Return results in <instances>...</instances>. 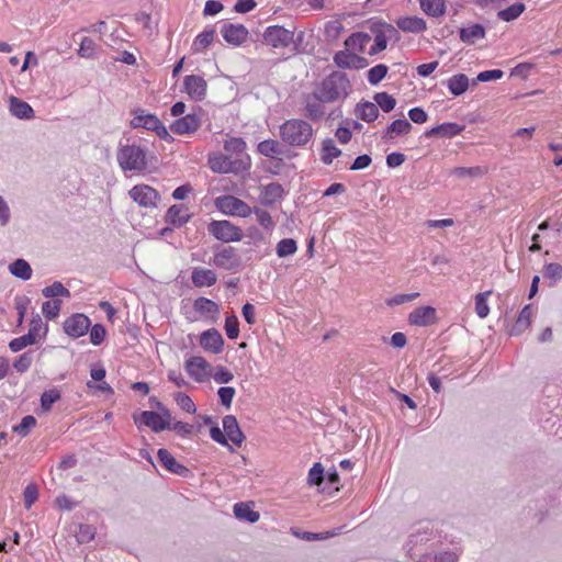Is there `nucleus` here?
I'll list each match as a JSON object with an SVG mask.
<instances>
[{
    "label": "nucleus",
    "mask_w": 562,
    "mask_h": 562,
    "mask_svg": "<svg viewBox=\"0 0 562 562\" xmlns=\"http://www.w3.org/2000/svg\"><path fill=\"white\" fill-rule=\"evenodd\" d=\"M351 92V83L347 74L333 71L319 83L313 98L319 102L333 103L337 100H345Z\"/></svg>",
    "instance_id": "obj_1"
},
{
    "label": "nucleus",
    "mask_w": 562,
    "mask_h": 562,
    "mask_svg": "<svg viewBox=\"0 0 562 562\" xmlns=\"http://www.w3.org/2000/svg\"><path fill=\"white\" fill-rule=\"evenodd\" d=\"M280 136L288 145L301 147L312 138L313 127L303 120H288L280 126Z\"/></svg>",
    "instance_id": "obj_2"
},
{
    "label": "nucleus",
    "mask_w": 562,
    "mask_h": 562,
    "mask_svg": "<svg viewBox=\"0 0 562 562\" xmlns=\"http://www.w3.org/2000/svg\"><path fill=\"white\" fill-rule=\"evenodd\" d=\"M116 159L124 171H144L148 168L146 149L135 144L120 147Z\"/></svg>",
    "instance_id": "obj_3"
},
{
    "label": "nucleus",
    "mask_w": 562,
    "mask_h": 562,
    "mask_svg": "<svg viewBox=\"0 0 562 562\" xmlns=\"http://www.w3.org/2000/svg\"><path fill=\"white\" fill-rule=\"evenodd\" d=\"M209 233L222 243L239 241L244 237L243 231L229 221H212Z\"/></svg>",
    "instance_id": "obj_4"
},
{
    "label": "nucleus",
    "mask_w": 562,
    "mask_h": 562,
    "mask_svg": "<svg viewBox=\"0 0 562 562\" xmlns=\"http://www.w3.org/2000/svg\"><path fill=\"white\" fill-rule=\"evenodd\" d=\"M294 27L285 29L281 25H270L263 32V42L273 48H285L293 42Z\"/></svg>",
    "instance_id": "obj_5"
},
{
    "label": "nucleus",
    "mask_w": 562,
    "mask_h": 562,
    "mask_svg": "<svg viewBox=\"0 0 562 562\" xmlns=\"http://www.w3.org/2000/svg\"><path fill=\"white\" fill-rule=\"evenodd\" d=\"M213 263L217 268L227 271H237L241 266V257L238 255L237 250L232 246H217V250L215 251L213 257Z\"/></svg>",
    "instance_id": "obj_6"
},
{
    "label": "nucleus",
    "mask_w": 562,
    "mask_h": 562,
    "mask_svg": "<svg viewBox=\"0 0 562 562\" xmlns=\"http://www.w3.org/2000/svg\"><path fill=\"white\" fill-rule=\"evenodd\" d=\"M215 203L216 207L227 215L247 217L252 213V209L246 202L233 195L220 196Z\"/></svg>",
    "instance_id": "obj_7"
},
{
    "label": "nucleus",
    "mask_w": 562,
    "mask_h": 562,
    "mask_svg": "<svg viewBox=\"0 0 562 562\" xmlns=\"http://www.w3.org/2000/svg\"><path fill=\"white\" fill-rule=\"evenodd\" d=\"M90 326V318L81 313L72 314L63 324L65 334L74 339L85 336Z\"/></svg>",
    "instance_id": "obj_8"
},
{
    "label": "nucleus",
    "mask_w": 562,
    "mask_h": 562,
    "mask_svg": "<svg viewBox=\"0 0 562 562\" xmlns=\"http://www.w3.org/2000/svg\"><path fill=\"white\" fill-rule=\"evenodd\" d=\"M128 194L131 199L143 207H155L160 199L159 193L147 184H137L133 187Z\"/></svg>",
    "instance_id": "obj_9"
},
{
    "label": "nucleus",
    "mask_w": 562,
    "mask_h": 562,
    "mask_svg": "<svg viewBox=\"0 0 562 562\" xmlns=\"http://www.w3.org/2000/svg\"><path fill=\"white\" fill-rule=\"evenodd\" d=\"M333 60L338 68L342 69H363L369 65L367 58L359 56L357 53L348 50L337 52Z\"/></svg>",
    "instance_id": "obj_10"
},
{
    "label": "nucleus",
    "mask_w": 562,
    "mask_h": 562,
    "mask_svg": "<svg viewBox=\"0 0 562 562\" xmlns=\"http://www.w3.org/2000/svg\"><path fill=\"white\" fill-rule=\"evenodd\" d=\"M136 425L149 427L154 432H160L170 428L169 420H165L157 412L143 411L139 415L133 416Z\"/></svg>",
    "instance_id": "obj_11"
},
{
    "label": "nucleus",
    "mask_w": 562,
    "mask_h": 562,
    "mask_svg": "<svg viewBox=\"0 0 562 562\" xmlns=\"http://www.w3.org/2000/svg\"><path fill=\"white\" fill-rule=\"evenodd\" d=\"M221 34L228 44L239 46L246 42L249 32L243 24L224 23L221 27Z\"/></svg>",
    "instance_id": "obj_12"
},
{
    "label": "nucleus",
    "mask_w": 562,
    "mask_h": 562,
    "mask_svg": "<svg viewBox=\"0 0 562 562\" xmlns=\"http://www.w3.org/2000/svg\"><path fill=\"white\" fill-rule=\"evenodd\" d=\"M184 91L192 100L202 101L206 95L207 83L201 76L189 75L183 79Z\"/></svg>",
    "instance_id": "obj_13"
},
{
    "label": "nucleus",
    "mask_w": 562,
    "mask_h": 562,
    "mask_svg": "<svg viewBox=\"0 0 562 562\" xmlns=\"http://www.w3.org/2000/svg\"><path fill=\"white\" fill-rule=\"evenodd\" d=\"M159 463L169 472L177 474L182 477H187L190 474V470L178 462L176 458L165 448H160L157 452Z\"/></svg>",
    "instance_id": "obj_14"
},
{
    "label": "nucleus",
    "mask_w": 562,
    "mask_h": 562,
    "mask_svg": "<svg viewBox=\"0 0 562 562\" xmlns=\"http://www.w3.org/2000/svg\"><path fill=\"white\" fill-rule=\"evenodd\" d=\"M200 344L204 350L217 355L223 350L224 339L217 329L211 328L201 334Z\"/></svg>",
    "instance_id": "obj_15"
},
{
    "label": "nucleus",
    "mask_w": 562,
    "mask_h": 562,
    "mask_svg": "<svg viewBox=\"0 0 562 562\" xmlns=\"http://www.w3.org/2000/svg\"><path fill=\"white\" fill-rule=\"evenodd\" d=\"M284 189L278 182H271L261 188L259 201L263 206H272L280 202L284 196Z\"/></svg>",
    "instance_id": "obj_16"
},
{
    "label": "nucleus",
    "mask_w": 562,
    "mask_h": 562,
    "mask_svg": "<svg viewBox=\"0 0 562 562\" xmlns=\"http://www.w3.org/2000/svg\"><path fill=\"white\" fill-rule=\"evenodd\" d=\"M201 125V119L196 114H187L177 119L171 125L170 130L175 134L183 135L195 132Z\"/></svg>",
    "instance_id": "obj_17"
},
{
    "label": "nucleus",
    "mask_w": 562,
    "mask_h": 562,
    "mask_svg": "<svg viewBox=\"0 0 562 562\" xmlns=\"http://www.w3.org/2000/svg\"><path fill=\"white\" fill-rule=\"evenodd\" d=\"M437 316H436V310L432 306H422L418 308H415L409 315H408V322L411 325L415 326H428L434 323H436Z\"/></svg>",
    "instance_id": "obj_18"
},
{
    "label": "nucleus",
    "mask_w": 562,
    "mask_h": 562,
    "mask_svg": "<svg viewBox=\"0 0 562 562\" xmlns=\"http://www.w3.org/2000/svg\"><path fill=\"white\" fill-rule=\"evenodd\" d=\"M133 113L134 117L131 121V126L133 128L143 127L145 130L156 132V130L159 128V125L161 124V121L155 114H145L143 109H137Z\"/></svg>",
    "instance_id": "obj_19"
},
{
    "label": "nucleus",
    "mask_w": 562,
    "mask_h": 562,
    "mask_svg": "<svg viewBox=\"0 0 562 562\" xmlns=\"http://www.w3.org/2000/svg\"><path fill=\"white\" fill-rule=\"evenodd\" d=\"M223 428L226 438L232 440L236 446H240L245 440V435L239 428L238 422L234 415H226L223 418Z\"/></svg>",
    "instance_id": "obj_20"
},
{
    "label": "nucleus",
    "mask_w": 562,
    "mask_h": 562,
    "mask_svg": "<svg viewBox=\"0 0 562 562\" xmlns=\"http://www.w3.org/2000/svg\"><path fill=\"white\" fill-rule=\"evenodd\" d=\"M209 366V362L203 357L194 356L186 361V371L193 380L202 382Z\"/></svg>",
    "instance_id": "obj_21"
},
{
    "label": "nucleus",
    "mask_w": 562,
    "mask_h": 562,
    "mask_svg": "<svg viewBox=\"0 0 562 562\" xmlns=\"http://www.w3.org/2000/svg\"><path fill=\"white\" fill-rule=\"evenodd\" d=\"M396 25L403 32L409 33H422L427 29L426 21L416 15L398 18L396 20Z\"/></svg>",
    "instance_id": "obj_22"
},
{
    "label": "nucleus",
    "mask_w": 562,
    "mask_h": 562,
    "mask_svg": "<svg viewBox=\"0 0 562 562\" xmlns=\"http://www.w3.org/2000/svg\"><path fill=\"white\" fill-rule=\"evenodd\" d=\"M191 280L196 288L212 286L216 283L217 276L211 269L198 267L192 270Z\"/></svg>",
    "instance_id": "obj_23"
},
{
    "label": "nucleus",
    "mask_w": 562,
    "mask_h": 562,
    "mask_svg": "<svg viewBox=\"0 0 562 562\" xmlns=\"http://www.w3.org/2000/svg\"><path fill=\"white\" fill-rule=\"evenodd\" d=\"M9 102L10 112L13 116L21 120H30L34 117V110L27 102L13 95L10 97Z\"/></svg>",
    "instance_id": "obj_24"
},
{
    "label": "nucleus",
    "mask_w": 562,
    "mask_h": 562,
    "mask_svg": "<svg viewBox=\"0 0 562 562\" xmlns=\"http://www.w3.org/2000/svg\"><path fill=\"white\" fill-rule=\"evenodd\" d=\"M459 33L460 40L468 45L475 44L476 41L484 38L486 35L485 27L479 23L461 27Z\"/></svg>",
    "instance_id": "obj_25"
},
{
    "label": "nucleus",
    "mask_w": 562,
    "mask_h": 562,
    "mask_svg": "<svg viewBox=\"0 0 562 562\" xmlns=\"http://www.w3.org/2000/svg\"><path fill=\"white\" fill-rule=\"evenodd\" d=\"M355 114L360 120L371 123L379 116V109L375 103L370 101H361L355 106Z\"/></svg>",
    "instance_id": "obj_26"
},
{
    "label": "nucleus",
    "mask_w": 562,
    "mask_h": 562,
    "mask_svg": "<svg viewBox=\"0 0 562 562\" xmlns=\"http://www.w3.org/2000/svg\"><path fill=\"white\" fill-rule=\"evenodd\" d=\"M371 41V36L363 32L352 33L345 41V50L353 53H363L366 45Z\"/></svg>",
    "instance_id": "obj_27"
},
{
    "label": "nucleus",
    "mask_w": 562,
    "mask_h": 562,
    "mask_svg": "<svg viewBox=\"0 0 562 562\" xmlns=\"http://www.w3.org/2000/svg\"><path fill=\"white\" fill-rule=\"evenodd\" d=\"M184 206L181 204L171 205L166 214V222L176 226L181 227L188 223L191 218V214H183Z\"/></svg>",
    "instance_id": "obj_28"
},
{
    "label": "nucleus",
    "mask_w": 562,
    "mask_h": 562,
    "mask_svg": "<svg viewBox=\"0 0 562 562\" xmlns=\"http://www.w3.org/2000/svg\"><path fill=\"white\" fill-rule=\"evenodd\" d=\"M470 86L469 78L464 74L452 76L447 81V87L450 93L454 97L463 94Z\"/></svg>",
    "instance_id": "obj_29"
},
{
    "label": "nucleus",
    "mask_w": 562,
    "mask_h": 562,
    "mask_svg": "<svg viewBox=\"0 0 562 562\" xmlns=\"http://www.w3.org/2000/svg\"><path fill=\"white\" fill-rule=\"evenodd\" d=\"M420 9L431 18H440L446 13L445 0H419Z\"/></svg>",
    "instance_id": "obj_30"
},
{
    "label": "nucleus",
    "mask_w": 562,
    "mask_h": 562,
    "mask_svg": "<svg viewBox=\"0 0 562 562\" xmlns=\"http://www.w3.org/2000/svg\"><path fill=\"white\" fill-rule=\"evenodd\" d=\"M209 166L214 172H239V168L233 167L232 159L225 156L211 157Z\"/></svg>",
    "instance_id": "obj_31"
},
{
    "label": "nucleus",
    "mask_w": 562,
    "mask_h": 562,
    "mask_svg": "<svg viewBox=\"0 0 562 562\" xmlns=\"http://www.w3.org/2000/svg\"><path fill=\"white\" fill-rule=\"evenodd\" d=\"M9 271L12 276L23 281H27L32 277V268L30 263L22 258H19L10 263Z\"/></svg>",
    "instance_id": "obj_32"
},
{
    "label": "nucleus",
    "mask_w": 562,
    "mask_h": 562,
    "mask_svg": "<svg viewBox=\"0 0 562 562\" xmlns=\"http://www.w3.org/2000/svg\"><path fill=\"white\" fill-rule=\"evenodd\" d=\"M412 130V124L405 119L393 121L385 130L383 138L392 139L395 135L407 134Z\"/></svg>",
    "instance_id": "obj_33"
},
{
    "label": "nucleus",
    "mask_w": 562,
    "mask_h": 562,
    "mask_svg": "<svg viewBox=\"0 0 562 562\" xmlns=\"http://www.w3.org/2000/svg\"><path fill=\"white\" fill-rule=\"evenodd\" d=\"M234 514L236 518L239 520H245L250 524L257 522L259 520V513L251 509V507L246 503H237L234 505Z\"/></svg>",
    "instance_id": "obj_34"
},
{
    "label": "nucleus",
    "mask_w": 562,
    "mask_h": 562,
    "mask_svg": "<svg viewBox=\"0 0 562 562\" xmlns=\"http://www.w3.org/2000/svg\"><path fill=\"white\" fill-rule=\"evenodd\" d=\"M322 153V161L325 165H330L334 158H337L341 155V150L336 147L331 138H326L323 140Z\"/></svg>",
    "instance_id": "obj_35"
},
{
    "label": "nucleus",
    "mask_w": 562,
    "mask_h": 562,
    "mask_svg": "<svg viewBox=\"0 0 562 562\" xmlns=\"http://www.w3.org/2000/svg\"><path fill=\"white\" fill-rule=\"evenodd\" d=\"M531 317V305H525L521 312L518 315L516 324L513 326L510 330V335H519L530 325Z\"/></svg>",
    "instance_id": "obj_36"
},
{
    "label": "nucleus",
    "mask_w": 562,
    "mask_h": 562,
    "mask_svg": "<svg viewBox=\"0 0 562 562\" xmlns=\"http://www.w3.org/2000/svg\"><path fill=\"white\" fill-rule=\"evenodd\" d=\"M257 149L261 155L270 158H273L274 156L281 155L283 153L282 146L278 140L274 139H266L260 142Z\"/></svg>",
    "instance_id": "obj_37"
},
{
    "label": "nucleus",
    "mask_w": 562,
    "mask_h": 562,
    "mask_svg": "<svg viewBox=\"0 0 562 562\" xmlns=\"http://www.w3.org/2000/svg\"><path fill=\"white\" fill-rule=\"evenodd\" d=\"M193 308L202 315L217 314L220 311L218 305L214 301L204 296H200L194 301Z\"/></svg>",
    "instance_id": "obj_38"
},
{
    "label": "nucleus",
    "mask_w": 562,
    "mask_h": 562,
    "mask_svg": "<svg viewBox=\"0 0 562 562\" xmlns=\"http://www.w3.org/2000/svg\"><path fill=\"white\" fill-rule=\"evenodd\" d=\"M525 9L526 7L522 2H516L510 7L498 11L497 16L505 22H510L516 20L525 11Z\"/></svg>",
    "instance_id": "obj_39"
},
{
    "label": "nucleus",
    "mask_w": 562,
    "mask_h": 562,
    "mask_svg": "<svg viewBox=\"0 0 562 562\" xmlns=\"http://www.w3.org/2000/svg\"><path fill=\"white\" fill-rule=\"evenodd\" d=\"M373 100L376 106H380L381 110L385 113L391 112L396 105L395 98L389 94L387 92H376L373 95Z\"/></svg>",
    "instance_id": "obj_40"
},
{
    "label": "nucleus",
    "mask_w": 562,
    "mask_h": 562,
    "mask_svg": "<svg viewBox=\"0 0 562 562\" xmlns=\"http://www.w3.org/2000/svg\"><path fill=\"white\" fill-rule=\"evenodd\" d=\"M215 31L213 29L204 30L200 33L193 42V50L201 52L210 46L214 40Z\"/></svg>",
    "instance_id": "obj_41"
},
{
    "label": "nucleus",
    "mask_w": 562,
    "mask_h": 562,
    "mask_svg": "<svg viewBox=\"0 0 562 562\" xmlns=\"http://www.w3.org/2000/svg\"><path fill=\"white\" fill-rule=\"evenodd\" d=\"M492 294V291L481 292L475 295V313L480 318H485L490 313L487 305V297Z\"/></svg>",
    "instance_id": "obj_42"
},
{
    "label": "nucleus",
    "mask_w": 562,
    "mask_h": 562,
    "mask_svg": "<svg viewBox=\"0 0 562 562\" xmlns=\"http://www.w3.org/2000/svg\"><path fill=\"white\" fill-rule=\"evenodd\" d=\"M486 172L485 168L475 166V167H456L451 170V173L459 178H479L482 177Z\"/></svg>",
    "instance_id": "obj_43"
},
{
    "label": "nucleus",
    "mask_w": 562,
    "mask_h": 562,
    "mask_svg": "<svg viewBox=\"0 0 562 562\" xmlns=\"http://www.w3.org/2000/svg\"><path fill=\"white\" fill-rule=\"evenodd\" d=\"M291 533L299 539L305 540V541H316V540H324L328 539L329 537L334 536V532H311V531H300L299 529L292 528Z\"/></svg>",
    "instance_id": "obj_44"
},
{
    "label": "nucleus",
    "mask_w": 562,
    "mask_h": 562,
    "mask_svg": "<svg viewBox=\"0 0 562 562\" xmlns=\"http://www.w3.org/2000/svg\"><path fill=\"white\" fill-rule=\"evenodd\" d=\"M439 127V137L442 138H451L453 136L459 135L464 131L465 125H459L452 122H446L438 125Z\"/></svg>",
    "instance_id": "obj_45"
},
{
    "label": "nucleus",
    "mask_w": 562,
    "mask_h": 562,
    "mask_svg": "<svg viewBox=\"0 0 562 562\" xmlns=\"http://www.w3.org/2000/svg\"><path fill=\"white\" fill-rule=\"evenodd\" d=\"M43 296L49 299V297H56V296H65L69 297L70 292L67 288L63 285L61 282L55 281L52 285L46 286L42 290Z\"/></svg>",
    "instance_id": "obj_46"
},
{
    "label": "nucleus",
    "mask_w": 562,
    "mask_h": 562,
    "mask_svg": "<svg viewBox=\"0 0 562 562\" xmlns=\"http://www.w3.org/2000/svg\"><path fill=\"white\" fill-rule=\"evenodd\" d=\"M36 418L32 415H26L22 418L19 425L13 426V432L18 434L21 437H26L31 429L36 426Z\"/></svg>",
    "instance_id": "obj_47"
},
{
    "label": "nucleus",
    "mask_w": 562,
    "mask_h": 562,
    "mask_svg": "<svg viewBox=\"0 0 562 562\" xmlns=\"http://www.w3.org/2000/svg\"><path fill=\"white\" fill-rule=\"evenodd\" d=\"M389 67L384 64L375 65L374 67L370 68L368 71V81L372 86H376L380 83L385 76L387 75Z\"/></svg>",
    "instance_id": "obj_48"
},
{
    "label": "nucleus",
    "mask_w": 562,
    "mask_h": 562,
    "mask_svg": "<svg viewBox=\"0 0 562 562\" xmlns=\"http://www.w3.org/2000/svg\"><path fill=\"white\" fill-rule=\"evenodd\" d=\"M60 400V392L57 389L45 391L41 395V408L44 412H49L54 403Z\"/></svg>",
    "instance_id": "obj_49"
},
{
    "label": "nucleus",
    "mask_w": 562,
    "mask_h": 562,
    "mask_svg": "<svg viewBox=\"0 0 562 562\" xmlns=\"http://www.w3.org/2000/svg\"><path fill=\"white\" fill-rule=\"evenodd\" d=\"M297 249L296 241L292 238L281 239L277 245V255L280 258L293 255Z\"/></svg>",
    "instance_id": "obj_50"
},
{
    "label": "nucleus",
    "mask_w": 562,
    "mask_h": 562,
    "mask_svg": "<svg viewBox=\"0 0 562 562\" xmlns=\"http://www.w3.org/2000/svg\"><path fill=\"white\" fill-rule=\"evenodd\" d=\"M323 102H319L317 100L311 102L307 101L305 105L306 116L310 117L313 121L321 120L325 114Z\"/></svg>",
    "instance_id": "obj_51"
},
{
    "label": "nucleus",
    "mask_w": 562,
    "mask_h": 562,
    "mask_svg": "<svg viewBox=\"0 0 562 562\" xmlns=\"http://www.w3.org/2000/svg\"><path fill=\"white\" fill-rule=\"evenodd\" d=\"M543 278L551 280L553 283L562 279V266L557 262H550L543 268Z\"/></svg>",
    "instance_id": "obj_52"
},
{
    "label": "nucleus",
    "mask_w": 562,
    "mask_h": 562,
    "mask_svg": "<svg viewBox=\"0 0 562 562\" xmlns=\"http://www.w3.org/2000/svg\"><path fill=\"white\" fill-rule=\"evenodd\" d=\"M61 307V301L56 299L53 301H46L42 305V312L48 319H54L58 316Z\"/></svg>",
    "instance_id": "obj_53"
},
{
    "label": "nucleus",
    "mask_w": 562,
    "mask_h": 562,
    "mask_svg": "<svg viewBox=\"0 0 562 562\" xmlns=\"http://www.w3.org/2000/svg\"><path fill=\"white\" fill-rule=\"evenodd\" d=\"M33 362V351H26L19 356L14 362L13 368L20 372L23 373L27 371Z\"/></svg>",
    "instance_id": "obj_54"
},
{
    "label": "nucleus",
    "mask_w": 562,
    "mask_h": 562,
    "mask_svg": "<svg viewBox=\"0 0 562 562\" xmlns=\"http://www.w3.org/2000/svg\"><path fill=\"white\" fill-rule=\"evenodd\" d=\"M175 401L187 413L194 414L196 412L195 404L189 395L182 392L175 394Z\"/></svg>",
    "instance_id": "obj_55"
},
{
    "label": "nucleus",
    "mask_w": 562,
    "mask_h": 562,
    "mask_svg": "<svg viewBox=\"0 0 562 562\" xmlns=\"http://www.w3.org/2000/svg\"><path fill=\"white\" fill-rule=\"evenodd\" d=\"M36 344L35 338H32L31 335H23L21 337L14 338L9 342V348L13 352H18L23 348Z\"/></svg>",
    "instance_id": "obj_56"
},
{
    "label": "nucleus",
    "mask_w": 562,
    "mask_h": 562,
    "mask_svg": "<svg viewBox=\"0 0 562 562\" xmlns=\"http://www.w3.org/2000/svg\"><path fill=\"white\" fill-rule=\"evenodd\" d=\"M42 329L43 336H45L48 330L47 325H44L40 315H36L35 317L32 318L30 323L27 335H31L32 338H35V341H37V338L40 337V333Z\"/></svg>",
    "instance_id": "obj_57"
},
{
    "label": "nucleus",
    "mask_w": 562,
    "mask_h": 562,
    "mask_svg": "<svg viewBox=\"0 0 562 562\" xmlns=\"http://www.w3.org/2000/svg\"><path fill=\"white\" fill-rule=\"evenodd\" d=\"M324 481V468L319 462H316L308 472L307 482L310 485H319Z\"/></svg>",
    "instance_id": "obj_58"
},
{
    "label": "nucleus",
    "mask_w": 562,
    "mask_h": 562,
    "mask_svg": "<svg viewBox=\"0 0 562 562\" xmlns=\"http://www.w3.org/2000/svg\"><path fill=\"white\" fill-rule=\"evenodd\" d=\"M224 149L228 153L241 154L246 149V143L240 137H232L225 142Z\"/></svg>",
    "instance_id": "obj_59"
},
{
    "label": "nucleus",
    "mask_w": 562,
    "mask_h": 562,
    "mask_svg": "<svg viewBox=\"0 0 562 562\" xmlns=\"http://www.w3.org/2000/svg\"><path fill=\"white\" fill-rule=\"evenodd\" d=\"M95 529L90 525H79L76 539L79 543H87L94 538Z\"/></svg>",
    "instance_id": "obj_60"
},
{
    "label": "nucleus",
    "mask_w": 562,
    "mask_h": 562,
    "mask_svg": "<svg viewBox=\"0 0 562 562\" xmlns=\"http://www.w3.org/2000/svg\"><path fill=\"white\" fill-rule=\"evenodd\" d=\"M252 212L256 214L257 221L262 227L266 229H272L274 227V222L268 211L255 207Z\"/></svg>",
    "instance_id": "obj_61"
},
{
    "label": "nucleus",
    "mask_w": 562,
    "mask_h": 562,
    "mask_svg": "<svg viewBox=\"0 0 562 562\" xmlns=\"http://www.w3.org/2000/svg\"><path fill=\"white\" fill-rule=\"evenodd\" d=\"M238 318L235 315L226 317L225 331L229 339H236L239 335Z\"/></svg>",
    "instance_id": "obj_62"
},
{
    "label": "nucleus",
    "mask_w": 562,
    "mask_h": 562,
    "mask_svg": "<svg viewBox=\"0 0 562 562\" xmlns=\"http://www.w3.org/2000/svg\"><path fill=\"white\" fill-rule=\"evenodd\" d=\"M106 335V329L102 324H95L90 329V341L94 346H99L103 342Z\"/></svg>",
    "instance_id": "obj_63"
},
{
    "label": "nucleus",
    "mask_w": 562,
    "mask_h": 562,
    "mask_svg": "<svg viewBox=\"0 0 562 562\" xmlns=\"http://www.w3.org/2000/svg\"><path fill=\"white\" fill-rule=\"evenodd\" d=\"M344 30L342 24L339 21H329L325 26V35L328 40H336L339 37Z\"/></svg>",
    "instance_id": "obj_64"
}]
</instances>
